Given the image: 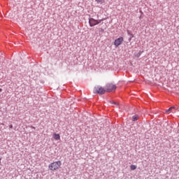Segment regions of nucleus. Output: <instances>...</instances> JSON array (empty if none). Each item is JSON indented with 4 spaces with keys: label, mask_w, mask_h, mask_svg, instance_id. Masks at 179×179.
<instances>
[{
    "label": "nucleus",
    "mask_w": 179,
    "mask_h": 179,
    "mask_svg": "<svg viewBox=\"0 0 179 179\" xmlns=\"http://www.w3.org/2000/svg\"><path fill=\"white\" fill-rule=\"evenodd\" d=\"M101 22V20H94V18L89 19V23H90V27H93L94 26H96V24H99Z\"/></svg>",
    "instance_id": "obj_4"
},
{
    "label": "nucleus",
    "mask_w": 179,
    "mask_h": 179,
    "mask_svg": "<svg viewBox=\"0 0 179 179\" xmlns=\"http://www.w3.org/2000/svg\"><path fill=\"white\" fill-rule=\"evenodd\" d=\"M130 169H131V170H132V171L136 170V165H131V166H130Z\"/></svg>",
    "instance_id": "obj_9"
},
{
    "label": "nucleus",
    "mask_w": 179,
    "mask_h": 179,
    "mask_svg": "<svg viewBox=\"0 0 179 179\" xmlns=\"http://www.w3.org/2000/svg\"><path fill=\"white\" fill-rule=\"evenodd\" d=\"M32 128H33V129H36V127H32Z\"/></svg>",
    "instance_id": "obj_12"
},
{
    "label": "nucleus",
    "mask_w": 179,
    "mask_h": 179,
    "mask_svg": "<svg viewBox=\"0 0 179 179\" xmlns=\"http://www.w3.org/2000/svg\"><path fill=\"white\" fill-rule=\"evenodd\" d=\"M116 89L117 86L113 83L107 84L106 85V90L108 92H114Z\"/></svg>",
    "instance_id": "obj_3"
},
{
    "label": "nucleus",
    "mask_w": 179,
    "mask_h": 179,
    "mask_svg": "<svg viewBox=\"0 0 179 179\" xmlns=\"http://www.w3.org/2000/svg\"><path fill=\"white\" fill-rule=\"evenodd\" d=\"M0 163H1V158H0Z\"/></svg>",
    "instance_id": "obj_15"
},
{
    "label": "nucleus",
    "mask_w": 179,
    "mask_h": 179,
    "mask_svg": "<svg viewBox=\"0 0 179 179\" xmlns=\"http://www.w3.org/2000/svg\"><path fill=\"white\" fill-rule=\"evenodd\" d=\"M166 113H176V107L172 106L169 108L167 110H166Z\"/></svg>",
    "instance_id": "obj_7"
},
{
    "label": "nucleus",
    "mask_w": 179,
    "mask_h": 179,
    "mask_svg": "<svg viewBox=\"0 0 179 179\" xmlns=\"http://www.w3.org/2000/svg\"><path fill=\"white\" fill-rule=\"evenodd\" d=\"M138 120H139V116L138 115L133 116V121H138Z\"/></svg>",
    "instance_id": "obj_8"
},
{
    "label": "nucleus",
    "mask_w": 179,
    "mask_h": 179,
    "mask_svg": "<svg viewBox=\"0 0 179 179\" xmlns=\"http://www.w3.org/2000/svg\"><path fill=\"white\" fill-rule=\"evenodd\" d=\"M122 43H124V38L120 37L117 39L115 40L114 45H115V47H119V45H121Z\"/></svg>",
    "instance_id": "obj_5"
},
{
    "label": "nucleus",
    "mask_w": 179,
    "mask_h": 179,
    "mask_svg": "<svg viewBox=\"0 0 179 179\" xmlns=\"http://www.w3.org/2000/svg\"><path fill=\"white\" fill-rule=\"evenodd\" d=\"M52 138L55 141H59V139H61V136L57 133H54L52 135Z\"/></svg>",
    "instance_id": "obj_6"
},
{
    "label": "nucleus",
    "mask_w": 179,
    "mask_h": 179,
    "mask_svg": "<svg viewBox=\"0 0 179 179\" xmlns=\"http://www.w3.org/2000/svg\"><path fill=\"white\" fill-rule=\"evenodd\" d=\"M94 92L98 94H104L106 92H107V90L104 89L103 87L96 86L94 88Z\"/></svg>",
    "instance_id": "obj_2"
},
{
    "label": "nucleus",
    "mask_w": 179,
    "mask_h": 179,
    "mask_svg": "<svg viewBox=\"0 0 179 179\" xmlns=\"http://www.w3.org/2000/svg\"><path fill=\"white\" fill-rule=\"evenodd\" d=\"M61 161L54 162L49 164L48 169L52 171H55V170H58L61 167Z\"/></svg>",
    "instance_id": "obj_1"
},
{
    "label": "nucleus",
    "mask_w": 179,
    "mask_h": 179,
    "mask_svg": "<svg viewBox=\"0 0 179 179\" xmlns=\"http://www.w3.org/2000/svg\"><path fill=\"white\" fill-rule=\"evenodd\" d=\"M114 104H117V103H116V102H114Z\"/></svg>",
    "instance_id": "obj_13"
},
{
    "label": "nucleus",
    "mask_w": 179,
    "mask_h": 179,
    "mask_svg": "<svg viewBox=\"0 0 179 179\" xmlns=\"http://www.w3.org/2000/svg\"><path fill=\"white\" fill-rule=\"evenodd\" d=\"M9 128H10V129L13 128V125L10 124V125L9 126Z\"/></svg>",
    "instance_id": "obj_11"
},
{
    "label": "nucleus",
    "mask_w": 179,
    "mask_h": 179,
    "mask_svg": "<svg viewBox=\"0 0 179 179\" xmlns=\"http://www.w3.org/2000/svg\"><path fill=\"white\" fill-rule=\"evenodd\" d=\"M97 3H103L104 2V0H95Z\"/></svg>",
    "instance_id": "obj_10"
},
{
    "label": "nucleus",
    "mask_w": 179,
    "mask_h": 179,
    "mask_svg": "<svg viewBox=\"0 0 179 179\" xmlns=\"http://www.w3.org/2000/svg\"><path fill=\"white\" fill-rule=\"evenodd\" d=\"M1 90H2L1 89V90H0V92H1Z\"/></svg>",
    "instance_id": "obj_14"
}]
</instances>
